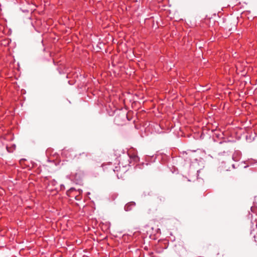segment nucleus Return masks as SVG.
Segmentation results:
<instances>
[{
	"label": "nucleus",
	"instance_id": "9",
	"mask_svg": "<svg viewBox=\"0 0 257 257\" xmlns=\"http://www.w3.org/2000/svg\"><path fill=\"white\" fill-rule=\"evenodd\" d=\"M159 199H160V200L161 201H164V197H161V198H159Z\"/></svg>",
	"mask_w": 257,
	"mask_h": 257
},
{
	"label": "nucleus",
	"instance_id": "4",
	"mask_svg": "<svg viewBox=\"0 0 257 257\" xmlns=\"http://www.w3.org/2000/svg\"><path fill=\"white\" fill-rule=\"evenodd\" d=\"M83 172L79 171L74 174L71 175V177L76 182V183H79L82 179Z\"/></svg>",
	"mask_w": 257,
	"mask_h": 257
},
{
	"label": "nucleus",
	"instance_id": "5",
	"mask_svg": "<svg viewBox=\"0 0 257 257\" xmlns=\"http://www.w3.org/2000/svg\"><path fill=\"white\" fill-rule=\"evenodd\" d=\"M254 219V221L255 222V226L256 227V229H253V230H251L250 232V234L254 238V241L255 242H257V214L255 215V217Z\"/></svg>",
	"mask_w": 257,
	"mask_h": 257
},
{
	"label": "nucleus",
	"instance_id": "2",
	"mask_svg": "<svg viewBox=\"0 0 257 257\" xmlns=\"http://www.w3.org/2000/svg\"><path fill=\"white\" fill-rule=\"evenodd\" d=\"M120 159L121 162H123V165L127 163L128 164L127 165V169L130 163L133 162L134 163H137L139 161V158L137 155L134 153L131 154V152H130L127 155H125L122 157H120Z\"/></svg>",
	"mask_w": 257,
	"mask_h": 257
},
{
	"label": "nucleus",
	"instance_id": "6",
	"mask_svg": "<svg viewBox=\"0 0 257 257\" xmlns=\"http://www.w3.org/2000/svg\"><path fill=\"white\" fill-rule=\"evenodd\" d=\"M136 203L134 202H130L124 206V210L126 211H131L135 207Z\"/></svg>",
	"mask_w": 257,
	"mask_h": 257
},
{
	"label": "nucleus",
	"instance_id": "8",
	"mask_svg": "<svg viewBox=\"0 0 257 257\" xmlns=\"http://www.w3.org/2000/svg\"><path fill=\"white\" fill-rule=\"evenodd\" d=\"M235 154H234L233 155V156H232V159L235 161H237L238 160L237 159H235Z\"/></svg>",
	"mask_w": 257,
	"mask_h": 257
},
{
	"label": "nucleus",
	"instance_id": "1",
	"mask_svg": "<svg viewBox=\"0 0 257 257\" xmlns=\"http://www.w3.org/2000/svg\"><path fill=\"white\" fill-rule=\"evenodd\" d=\"M127 163L123 165V162H121L120 159L119 160L118 166H114V165L111 162H109L106 164H102V167L104 171H112L116 173L118 178H122L123 175L127 171Z\"/></svg>",
	"mask_w": 257,
	"mask_h": 257
},
{
	"label": "nucleus",
	"instance_id": "10",
	"mask_svg": "<svg viewBox=\"0 0 257 257\" xmlns=\"http://www.w3.org/2000/svg\"><path fill=\"white\" fill-rule=\"evenodd\" d=\"M254 226V223L252 222V227H253Z\"/></svg>",
	"mask_w": 257,
	"mask_h": 257
},
{
	"label": "nucleus",
	"instance_id": "7",
	"mask_svg": "<svg viewBox=\"0 0 257 257\" xmlns=\"http://www.w3.org/2000/svg\"><path fill=\"white\" fill-rule=\"evenodd\" d=\"M84 156L85 157H87L88 156V154L86 153L83 152L81 154L80 153V154H79L78 155H76L75 157L77 158V159H79L80 156Z\"/></svg>",
	"mask_w": 257,
	"mask_h": 257
},
{
	"label": "nucleus",
	"instance_id": "3",
	"mask_svg": "<svg viewBox=\"0 0 257 257\" xmlns=\"http://www.w3.org/2000/svg\"><path fill=\"white\" fill-rule=\"evenodd\" d=\"M127 118V114L124 112H121L114 118V122L117 125H122Z\"/></svg>",
	"mask_w": 257,
	"mask_h": 257
}]
</instances>
